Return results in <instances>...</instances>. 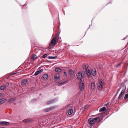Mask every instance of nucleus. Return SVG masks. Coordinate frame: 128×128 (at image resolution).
Returning a JSON list of instances; mask_svg holds the SVG:
<instances>
[{"instance_id": "1", "label": "nucleus", "mask_w": 128, "mask_h": 128, "mask_svg": "<svg viewBox=\"0 0 128 128\" xmlns=\"http://www.w3.org/2000/svg\"><path fill=\"white\" fill-rule=\"evenodd\" d=\"M88 122L89 124V125H88L89 127H90V128H92V126H94V123L92 118H89Z\"/></svg>"}, {"instance_id": "2", "label": "nucleus", "mask_w": 128, "mask_h": 128, "mask_svg": "<svg viewBox=\"0 0 128 128\" xmlns=\"http://www.w3.org/2000/svg\"><path fill=\"white\" fill-rule=\"evenodd\" d=\"M74 108L73 106L70 104H69L68 106V113L69 115H71L73 113Z\"/></svg>"}, {"instance_id": "3", "label": "nucleus", "mask_w": 128, "mask_h": 128, "mask_svg": "<svg viewBox=\"0 0 128 128\" xmlns=\"http://www.w3.org/2000/svg\"><path fill=\"white\" fill-rule=\"evenodd\" d=\"M79 88L80 90L81 91H83L84 90V83L82 81H80L79 82Z\"/></svg>"}, {"instance_id": "4", "label": "nucleus", "mask_w": 128, "mask_h": 128, "mask_svg": "<svg viewBox=\"0 0 128 128\" xmlns=\"http://www.w3.org/2000/svg\"><path fill=\"white\" fill-rule=\"evenodd\" d=\"M106 110V108L105 107H104L102 108H100L99 110L100 112H104H104V116L106 115H107L108 113L109 112L107 110Z\"/></svg>"}, {"instance_id": "5", "label": "nucleus", "mask_w": 128, "mask_h": 128, "mask_svg": "<svg viewBox=\"0 0 128 128\" xmlns=\"http://www.w3.org/2000/svg\"><path fill=\"white\" fill-rule=\"evenodd\" d=\"M103 82L102 79H100L99 81L98 86V90H100L101 88L103 86Z\"/></svg>"}, {"instance_id": "6", "label": "nucleus", "mask_w": 128, "mask_h": 128, "mask_svg": "<svg viewBox=\"0 0 128 128\" xmlns=\"http://www.w3.org/2000/svg\"><path fill=\"white\" fill-rule=\"evenodd\" d=\"M56 108L55 106H52L49 108H46L44 110V112H47L54 110Z\"/></svg>"}, {"instance_id": "7", "label": "nucleus", "mask_w": 128, "mask_h": 128, "mask_svg": "<svg viewBox=\"0 0 128 128\" xmlns=\"http://www.w3.org/2000/svg\"><path fill=\"white\" fill-rule=\"evenodd\" d=\"M76 76L78 79L80 80V81H82L83 77L82 74L80 72H78V74H76Z\"/></svg>"}, {"instance_id": "8", "label": "nucleus", "mask_w": 128, "mask_h": 128, "mask_svg": "<svg viewBox=\"0 0 128 128\" xmlns=\"http://www.w3.org/2000/svg\"><path fill=\"white\" fill-rule=\"evenodd\" d=\"M57 100V98H55L48 101L46 102V104L47 105H49L51 104H52L53 103H54Z\"/></svg>"}, {"instance_id": "9", "label": "nucleus", "mask_w": 128, "mask_h": 128, "mask_svg": "<svg viewBox=\"0 0 128 128\" xmlns=\"http://www.w3.org/2000/svg\"><path fill=\"white\" fill-rule=\"evenodd\" d=\"M126 88L125 87L124 88H123L122 90L120 93L118 97V99H120L121 98V97L122 96V95L124 94L125 92V91L126 90Z\"/></svg>"}, {"instance_id": "10", "label": "nucleus", "mask_w": 128, "mask_h": 128, "mask_svg": "<svg viewBox=\"0 0 128 128\" xmlns=\"http://www.w3.org/2000/svg\"><path fill=\"white\" fill-rule=\"evenodd\" d=\"M91 71L92 74L93 76H95L96 74V70L95 68H93L91 69Z\"/></svg>"}, {"instance_id": "11", "label": "nucleus", "mask_w": 128, "mask_h": 128, "mask_svg": "<svg viewBox=\"0 0 128 128\" xmlns=\"http://www.w3.org/2000/svg\"><path fill=\"white\" fill-rule=\"evenodd\" d=\"M54 80L56 82L58 83L59 82L60 80V76H57L56 75H54Z\"/></svg>"}, {"instance_id": "12", "label": "nucleus", "mask_w": 128, "mask_h": 128, "mask_svg": "<svg viewBox=\"0 0 128 128\" xmlns=\"http://www.w3.org/2000/svg\"><path fill=\"white\" fill-rule=\"evenodd\" d=\"M86 72L88 77H90L91 76V74H90V70L88 69H86Z\"/></svg>"}, {"instance_id": "13", "label": "nucleus", "mask_w": 128, "mask_h": 128, "mask_svg": "<svg viewBox=\"0 0 128 128\" xmlns=\"http://www.w3.org/2000/svg\"><path fill=\"white\" fill-rule=\"evenodd\" d=\"M28 82V80L26 78H24L22 81L21 84L22 85H24L26 84Z\"/></svg>"}, {"instance_id": "14", "label": "nucleus", "mask_w": 128, "mask_h": 128, "mask_svg": "<svg viewBox=\"0 0 128 128\" xmlns=\"http://www.w3.org/2000/svg\"><path fill=\"white\" fill-rule=\"evenodd\" d=\"M10 123L6 121L0 122V124L2 125H5L10 124Z\"/></svg>"}, {"instance_id": "15", "label": "nucleus", "mask_w": 128, "mask_h": 128, "mask_svg": "<svg viewBox=\"0 0 128 128\" xmlns=\"http://www.w3.org/2000/svg\"><path fill=\"white\" fill-rule=\"evenodd\" d=\"M56 42V40L55 38H54L51 40V42L53 45H55Z\"/></svg>"}, {"instance_id": "16", "label": "nucleus", "mask_w": 128, "mask_h": 128, "mask_svg": "<svg viewBox=\"0 0 128 128\" xmlns=\"http://www.w3.org/2000/svg\"><path fill=\"white\" fill-rule=\"evenodd\" d=\"M68 73L70 76H73L74 75V72L72 69H70L68 70Z\"/></svg>"}, {"instance_id": "17", "label": "nucleus", "mask_w": 128, "mask_h": 128, "mask_svg": "<svg viewBox=\"0 0 128 128\" xmlns=\"http://www.w3.org/2000/svg\"><path fill=\"white\" fill-rule=\"evenodd\" d=\"M43 70V69H41L40 70L36 71L34 74V75L37 76L39 74L42 72Z\"/></svg>"}, {"instance_id": "18", "label": "nucleus", "mask_w": 128, "mask_h": 128, "mask_svg": "<svg viewBox=\"0 0 128 128\" xmlns=\"http://www.w3.org/2000/svg\"><path fill=\"white\" fill-rule=\"evenodd\" d=\"M38 56L36 54H32V56L31 58L32 60H34L35 59L37 58Z\"/></svg>"}, {"instance_id": "19", "label": "nucleus", "mask_w": 128, "mask_h": 128, "mask_svg": "<svg viewBox=\"0 0 128 128\" xmlns=\"http://www.w3.org/2000/svg\"><path fill=\"white\" fill-rule=\"evenodd\" d=\"M48 77V75L46 74H44L42 75V78L45 80H47Z\"/></svg>"}, {"instance_id": "20", "label": "nucleus", "mask_w": 128, "mask_h": 128, "mask_svg": "<svg viewBox=\"0 0 128 128\" xmlns=\"http://www.w3.org/2000/svg\"><path fill=\"white\" fill-rule=\"evenodd\" d=\"M55 70L56 72H60L61 71V70L60 68L57 67L55 68Z\"/></svg>"}, {"instance_id": "21", "label": "nucleus", "mask_w": 128, "mask_h": 128, "mask_svg": "<svg viewBox=\"0 0 128 128\" xmlns=\"http://www.w3.org/2000/svg\"><path fill=\"white\" fill-rule=\"evenodd\" d=\"M4 100V98H1L0 99V104H3L5 102Z\"/></svg>"}, {"instance_id": "22", "label": "nucleus", "mask_w": 128, "mask_h": 128, "mask_svg": "<svg viewBox=\"0 0 128 128\" xmlns=\"http://www.w3.org/2000/svg\"><path fill=\"white\" fill-rule=\"evenodd\" d=\"M57 56H49L48 57V58L49 59H54L56 58H57Z\"/></svg>"}, {"instance_id": "23", "label": "nucleus", "mask_w": 128, "mask_h": 128, "mask_svg": "<svg viewBox=\"0 0 128 128\" xmlns=\"http://www.w3.org/2000/svg\"><path fill=\"white\" fill-rule=\"evenodd\" d=\"M100 118V116H98L96 117L95 118H93V120H94V122H96L98 118Z\"/></svg>"}, {"instance_id": "24", "label": "nucleus", "mask_w": 128, "mask_h": 128, "mask_svg": "<svg viewBox=\"0 0 128 128\" xmlns=\"http://www.w3.org/2000/svg\"><path fill=\"white\" fill-rule=\"evenodd\" d=\"M95 86V84L94 82H91V87L92 88L93 87H94L93 89H94V87Z\"/></svg>"}, {"instance_id": "25", "label": "nucleus", "mask_w": 128, "mask_h": 128, "mask_svg": "<svg viewBox=\"0 0 128 128\" xmlns=\"http://www.w3.org/2000/svg\"><path fill=\"white\" fill-rule=\"evenodd\" d=\"M23 121L26 123H27L28 122H30V120L29 119L27 118L24 120Z\"/></svg>"}, {"instance_id": "26", "label": "nucleus", "mask_w": 128, "mask_h": 128, "mask_svg": "<svg viewBox=\"0 0 128 128\" xmlns=\"http://www.w3.org/2000/svg\"><path fill=\"white\" fill-rule=\"evenodd\" d=\"M16 98H10L9 99V100H10V101L11 102H14V101L16 100Z\"/></svg>"}, {"instance_id": "27", "label": "nucleus", "mask_w": 128, "mask_h": 128, "mask_svg": "<svg viewBox=\"0 0 128 128\" xmlns=\"http://www.w3.org/2000/svg\"><path fill=\"white\" fill-rule=\"evenodd\" d=\"M122 62H121L119 64H118L116 65V67H118L119 68L121 66V64H122Z\"/></svg>"}, {"instance_id": "28", "label": "nucleus", "mask_w": 128, "mask_h": 128, "mask_svg": "<svg viewBox=\"0 0 128 128\" xmlns=\"http://www.w3.org/2000/svg\"><path fill=\"white\" fill-rule=\"evenodd\" d=\"M5 86H2L0 87V89L1 90H4L5 88Z\"/></svg>"}, {"instance_id": "29", "label": "nucleus", "mask_w": 128, "mask_h": 128, "mask_svg": "<svg viewBox=\"0 0 128 128\" xmlns=\"http://www.w3.org/2000/svg\"><path fill=\"white\" fill-rule=\"evenodd\" d=\"M128 98V93L125 94L124 97V99H126Z\"/></svg>"}, {"instance_id": "30", "label": "nucleus", "mask_w": 128, "mask_h": 128, "mask_svg": "<svg viewBox=\"0 0 128 128\" xmlns=\"http://www.w3.org/2000/svg\"><path fill=\"white\" fill-rule=\"evenodd\" d=\"M52 44H49L48 47V49H50L51 48H52Z\"/></svg>"}, {"instance_id": "31", "label": "nucleus", "mask_w": 128, "mask_h": 128, "mask_svg": "<svg viewBox=\"0 0 128 128\" xmlns=\"http://www.w3.org/2000/svg\"><path fill=\"white\" fill-rule=\"evenodd\" d=\"M47 56V54H44L42 56V58H44Z\"/></svg>"}, {"instance_id": "32", "label": "nucleus", "mask_w": 128, "mask_h": 128, "mask_svg": "<svg viewBox=\"0 0 128 128\" xmlns=\"http://www.w3.org/2000/svg\"><path fill=\"white\" fill-rule=\"evenodd\" d=\"M83 68L86 70V69H88V67L86 65H85L84 66H83Z\"/></svg>"}, {"instance_id": "33", "label": "nucleus", "mask_w": 128, "mask_h": 128, "mask_svg": "<svg viewBox=\"0 0 128 128\" xmlns=\"http://www.w3.org/2000/svg\"><path fill=\"white\" fill-rule=\"evenodd\" d=\"M64 84V82H63L60 83V84H59L58 86H60L63 85Z\"/></svg>"}, {"instance_id": "34", "label": "nucleus", "mask_w": 128, "mask_h": 128, "mask_svg": "<svg viewBox=\"0 0 128 128\" xmlns=\"http://www.w3.org/2000/svg\"><path fill=\"white\" fill-rule=\"evenodd\" d=\"M115 99H114L113 98L112 100V103H114L116 100Z\"/></svg>"}, {"instance_id": "35", "label": "nucleus", "mask_w": 128, "mask_h": 128, "mask_svg": "<svg viewBox=\"0 0 128 128\" xmlns=\"http://www.w3.org/2000/svg\"><path fill=\"white\" fill-rule=\"evenodd\" d=\"M64 84H66L68 83V80H66L64 82H63Z\"/></svg>"}, {"instance_id": "36", "label": "nucleus", "mask_w": 128, "mask_h": 128, "mask_svg": "<svg viewBox=\"0 0 128 128\" xmlns=\"http://www.w3.org/2000/svg\"><path fill=\"white\" fill-rule=\"evenodd\" d=\"M59 35H56V37L55 38H56L57 39H58L59 38Z\"/></svg>"}, {"instance_id": "37", "label": "nucleus", "mask_w": 128, "mask_h": 128, "mask_svg": "<svg viewBox=\"0 0 128 128\" xmlns=\"http://www.w3.org/2000/svg\"><path fill=\"white\" fill-rule=\"evenodd\" d=\"M118 94V93H117L115 95V96L113 97V98L115 99L116 98V96H117Z\"/></svg>"}, {"instance_id": "38", "label": "nucleus", "mask_w": 128, "mask_h": 128, "mask_svg": "<svg viewBox=\"0 0 128 128\" xmlns=\"http://www.w3.org/2000/svg\"><path fill=\"white\" fill-rule=\"evenodd\" d=\"M128 37V35H127L126 37H124L123 39H122V40H124L126 38Z\"/></svg>"}, {"instance_id": "39", "label": "nucleus", "mask_w": 128, "mask_h": 128, "mask_svg": "<svg viewBox=\"0 0 128 128\" xmlns=\"http://www.w3.org/2000/svg\"><path fill=\"white\" fill-rule=\"evenodd\" d=\"M108 102L104 104V106H106L108 105Z\"/></svg>"}, {"instance_id": "40", "label": "nucleus", "mask_w": 128, "mask_h": 128, "mask_svg": "<svg viewBox=\"0 0 128 128\" xmlns=\"http://www.w3.org/2000/svg\"><path fill=\"white\" fill-rule=\"evenodd\" d=\"M9 85V84L8 83H6V86H8Z\"/></svg>"}, {"instance_id": "41", "label": "nucleus", "mask_w": 128, "mask_h": 128, "mask_svg": "<svg viewBox=\"0 0 128 128\" xmlns=\"http://www.w3.org/2000/svg\"><path fill=\"white\" fill-rule=\"evenodd\" d=\"M120 89H121V88H120L118 89V92L117 93H118V92L120 91Z\"/></svg>"}, {"instance_id": "42", "label": "nucleus", "mask_w": 128, "mask_h": 128, "mask_svg": "<svg viewBox=\"0 0 128 128\" xmlns=\"http://www.w3.org/2000/svg\"><path fill=\"white\" fill-rule=\"evenodd\" d=\"M64 74L65 75H67V73L66 72H64Z\"/></svg>"}, {"instance_id": "43", "label": "nucleus", "mask_w": 128, "mask_h": 128, "mask_svg": "<svg viewBox=\"0 0 128 128\" xmlns=\"http://www.w3.org/2000/svg\"><path fill=\"white\" fill-rule=\"evenodd\" d=\"M3 95V94H2L0 93V97L2 96Z\"/></svg>"}, {"instance_id": "44", "label": "nucleus", "mask_w": 128, "mask_h": 128, "mask_svg": "<svg viewBox=\"0 0 128 128\" xmlns=\"http://www.w3.org/2000/svg\"><path fill=\"white\" fill-rule=\"evenodd\" d=\"M16 73H12V75H14V74H16Z\"/></svg>"}, {"instance_id": "45", "label": "nucleus", "mask_w": 128, "mask_h": 128, "mask_svg": "<svg viewBox=\"0 0 128 128\" xmlns=\"http://www.w3.org/2000/svg\"><path fill=\"white\" fill-rule=\"evenodd\" d=\"M112 4V3H111V2H110L108 3L106 5H107L108 4Z\"/></svg>"}, {"instance_id": "46", "label": "nucleus", "mask_w": 128, "mask_h": 128, "mask_svg": "<svg viewBox=\"0 0 128 128\" xmlns=\"http://www.w3.org/2000/svg\"><path fill=\"white\" fill-rule=\"evenodd\" d=\"M26 6V4H24V5H23V6Z\"/></svg>"}, {"instance_id": "47", "label": "nucleus", "mask_w": 128, "mask_h": 128, "mask_svg": "<svg viewBox=\"0 0 128 128\" xmlns=\"http://www.w3.org/2000/svg\"><path fill=\"white\" fill-rule=\"evenodd\" d=\"M5 128L4 127H1V128Z\"/></svg>"}, {"instance_id": "48", "label": "nucleus", "mask_w": 128, "mask_h": 128, "mask_svg": "<svg viewBox=\"0 0 128 128\" xmlns=\"http://www.w3.org/2000/svg\"><path fill=\"white\" fill-rule=\"evenodd\" d=\"M35 100H34H34L33 101H35Z\"/></svg>"}, {"instance_id": "49", "label": "nucleus", "mask_w": 128, "mask_h": 128, "mask_svg": "<svg viewBox=\"0 0 128 128\" xmlns=\"http://www.w3.org/2000/svg\"><path fill=\"white\" fill-rule=\"evenodd\" d=\"M64 15H65V14L64 12Z\"/></svg>"}, {"instance_id": "50", "label": "nucleus", "mask_w": 128, "mask_h": 128, "mask_svg": "<svg viewBox=\"0 0 128 128\" xmlns=\"http://www.w3.org/2000/svg\"><path fill=\"white\" fill-rule=\"evenodd\" d=\"M112 53H113V54H114V52H112Z\"/></svg>"}, {"instance_id": "51", "label": "nucleus", "mask_w": 128, "mask_h": 128, "mask_svg": "<svg viewBox=\"0 0 128 128\" xmlns=\"http://www.w3.org/2000/svg\"><path fill=\"white\" fill-rule=\"evenodd\" d=\"M16 2H17V1H16V0H15Z\"/></svg>"}]
</instances>
